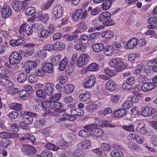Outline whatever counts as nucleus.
<instances>
[{
    "label": "nucleus",
    "instance_id": "20e7f679",
    "mask_svg": "<svg viewBox=\"0 0 157 157\" xmlns=\"http://www.w3.org/2000/svg\"><path fill=\"white\" fill-rule=\"evenodd\" d=\"M37 67L36 63L33 61L29 60L25 62L24 64V68L26 73H33L36 68Z\"/></svg>",
    "mask_w": 157,
    "mask_h": 157
},
{
    "label": "nucleus",
    "instance_id": "5701e85b",
    "mask_svg": "<svg viewBox=\"0 0 157 157\" xmlns=\"http://www.w3.org/2000/svg\"><path fill=\"white\" fill-rule=\"evenodd\" d=\"M37 17L38 19L41 21L47 22L49 20L50 17L48 13L43 14L42 11H39L38 12Z\"/></svg>",
    "mask_w": 157,
    "mask_h": 157
},
{
    "label": "nucleus",
    "instance_id": "603ef678",
    "mask_svg": "<svg viewBox=\"0 0 157 157\" xmlns=\"http://www.w3.org/2000/svg\"><path fill=\"white\" fill-rule=\"evenodd\" d=\"M34 72L33 73L36 74L37 76H44L45 74V72L44 70L42 68V67L40 69L36 68Z\"/></svg>",
    "mask_w": 157,
    "mask_h": 157
},
{
    "label": "nucleus",
    "instance_id": "7ed1b4c3",
    "mask_svg": "<svg viewBox=\"0 0 157 157\" xmlns=\"http://www.w3.org/2000/svg\"><path fill=\"white\" fill-rule=\"evenodd\" d=\"M35 26V24H33L32 26L27 23L22 24L20 26L19 29V32L20 34H22L25 32L28 36L32 35L33 32V28Z\"/></svg>",
    "mask_w": 157,
    "mask_h": 157
},
{
    "label": "nucleus",
    "instance_id": "1a4fd4ad",
    "mask_svg": "<svg viewBox=\"0 0 157 157\" xmlns=\"http://www.w3.org/2000/svg\"><path fill=\"white\" fill-rule=\"evenodd\" d=\"M96 78L94 75H92L87 76L85 78L84 86L86 88H90L95 84Z\"/></svg>",
    "mask_w": 157,
    "mask_h": 157
},
{
    "label": "nucleus",
    "instance_id": "e433bc0d",
    "mask_svg": "<svg viewBox=\"0 0 157 157\" xmlns=\"http://www.w3.org/2000/svg\"><path fill=\"white\" fill-rule=\"evenodd\" d=\"M90 98V93L88 92L80 94L78 97L80 101H88Z\"/></svg>",
    "mask_w": 157,
    "mask_h": 157
},
{
    "label": "nucleus",
    "instance_id": "2eb2a0df",
    "mask_svg": "<svg viewBox=\"0 0 157 157\" xmlns=\"http://www.w3.org/2000/svg\"><path fill=\"white\" fill-rule=\"evenodd\" d=\"M42 68L46 73H51L54 71L53 66L52 63L49 62L43 63L41 65Z\"/></svg>",
    "mask_w": 157,
    "mask_h": 157
},
{
    "label": "nucleus",
    "instance_id": "6e6552de",
    "mask_svg": "<svg viewBox=\"0 0 157 157\" xmlns=\"http://www.w3.org/2000/svg\"><path fill=\"white\" fill-rule=\"evenodd\" d=\"M63 13V8L61 5L58 4L53 9V16L56 19H58L62 17Z\"/></svg>",
    "mask_w": 157,
    "mask_h": 157
},
{
    "label": "nucleus",
    "instance_id": "72a5a7b5",
    "mask_svg": "<svg viewBox=\"0 0 157 157\" xmlns=\"http://www.w3.org/2000/svg\"><path fill=\"white\" fill-rule=\"evenodd\" d=\"M98 108V105L95 103L90 104L86 107V109L90 113H91L97 110Z\"/></svg>",
    "mask_w": 157,
    "mask_h": 157
},
{
    "label": "nucleus",
    "instance_id": "a19ab883",
    "mask_svg": "<svg viewBox=\"0 0 157 157\" xmlns=\"http://www.w3.org/2000/svg\"><path fill=\"white\" fill-rule=\"evenodd\" d=\"M100 35V33L98 32L92 33L89 36V40L91 42H93L95 40H97L99 39Z\"/></svg>",
    "mask_w": 157,
    "mask_h": 157
},
{
    "label": "nucleus",
    "instance_id": "4c0bfd02",
    "mask_svg": "<svg viewBox=\"0 0 157 157\" xmlns=\"http://www.w3.org/2000/svg\"><path fill=\"white\" fill-rule=\"evenodd\" d=\"M89 40V38L88 36L86 35H82L79 39H78L79 42L82 44L83 45L87 44Z\"/></svg>",
    "mask_w": 157,
    "mask_h": 157
},
{
    "label": "nucleus",
    "instance_id": "09e8293b",
    "mask_svg": "<svg viewBox=\"0 0 157 157\" xmlns=\"http://www.w3.org/2000/svg\"><path fill=\"white\" fill-rule=\"evenodd\" d=\"M113 33L112 31L107 30L103 33L101 36L105 38L110 39L113 37Z\"/></svg>",
    "mask_w": 157,
    "mask_h": 157
},
{
    "label": "nucleus",
    "instance_id": "c03bdc74",
    "mask_svg": "<svg viewBox=\"0 0 157 157\" xmlns=\"http://www.w3.org/2000/svg\"><path fill=\"white\" fill-rule=\"evenodd\" d=\"M40 157H52V153L48 150H43L40 155Z\"/></svg>",
    "mask_w": 157,
    "mask_h": 157
},
{
    "label": "nucleus",
    "instance_id": "4be33fe9",
    "mask_svg": "<svg viewBox=\"0 0 157 157\" xmlns=\"http://www.w3.org/2000/svg\"><path fill=\"white\" fill-rule=\"evenodd\" d=\"M117 86L115 82L113 80L108 81L105 84L106 89L111 91L114 90L116 89Z\"/></svg>",
    "mask_w": 157,
    "mask_h": 157
},
{
    "label": "nucleus",
    "instance_id": "bb28decb",
    "mask_svg": "<svg viewBox=\"0 0 157 157\" xmlns=\"http://www.w3.org/2000/svg\"><path fill=\"white\" fill-rule=\"evenodd\" d=\"M114 48L112 46L109 45H107L105 48L104 47V53L107 56H111L113 51Z\"/></svg>",
    "mask_w": 157,
    "mask_h": 157
},
{
    "label": "nucleus",
    "instance_id": "e2e57ef3",
    "mask_svg": "<svg viewBox=\"0 0 157 157\" xmlns=\"http://www.w3.org/2000/svg\"><path fill=\"white\" fill-rule=\"evenodd\" d=\"M35 101H36V103H35V105L33 106V109L35 110L37 109L39 110L41 108L42 105V103L41 101H40L39 99H36Z\"/></svg>",
    "mask_w": 157,
    "mask_h": 157
},
{
    "label": "nucleus",
    "instance_id": "4d7b16f0",
    "mask_svg": "<svg viewBox=\"0 0 157 157\" xmlns=\"http://www.w3.org/2000/svg\"><path fill=\"white\" fill-rule=\"evenodd\" d=\"M38 56L41 59L45 58L47 55V52L44 48L43 49L40 50L38 51Z\"/></svg>",
    "mask_w": 157,
    "mask_h": 157
},
{
    "label": "nucleus",
    "instance_id": "423d86ee",
    "mask_svg": "<svg viewBox=\"0 0 157 157\" xmlns=\"http://www.w3.org/2000/svg\"><path fill=\"white\" fill-rule=\"evenodd\" d=\"M90 56L86 54H82L78 57L76 63L78 67H81L87 64L90 58Z\"/></svg>",
    "mask_w": 157,
    "mask_h": 157
},
{
    "label": "nucleus",
    "instance_id": "c9c22d12",
    "mask_svg": "<svg viewBox=\"0 0 157 157\" xmlns=\"http://www.w3.org/2000/svg\"><path fill=\"white\" fill-rule=\"evenodd\" d=\"M78 134L80 137L87 138L90 136V135H92V133L90 131V129H86V130L84 129L79 131Z\"/></svg>",
    "mask_w": 157,
    "mask_h": 157
},
{
    "label": "nucleus",
    "instance_id": "393cba45",
    "mask_svg": "<svg viewBox=\"0 0 157 157\" xmlns=\"http://www.w3.org/2000/svg\"><path fill=\"white\" fill-rule=\"evenodd\" d=\"M82 13L83 10L82 9H79L76 10L72 15V19L75 21H78Z\"/></svg>",
    "mask_w": 157,
    "mask_h": 157
},
{
    "label": "nucleus",
    "instance_id": "6e6d98bb",
    "mask_svg": "<svg viewBox=\"0 0 157 157\" xmlns=\"http://www.w3.org/2000/svg\"><path fill=\"white\" fill-rule=\"evenodd\" d=\"M53 1L52 0H50L47 2L42 4L41 7L43 10H46L48 9L53 3Z\"/></svg>",
    "mask_w": 157,
    "mask_h": 157
},
{
    "label": "nucleus",
    "instance_id": "de8ad7c7",
    "mask_svg": "<svg viewBox=\"0 0 157 157\" xmlns=\"http://www.w3.org/2000/svg\"><path fill=\"white\" fill-rule=\"evenodd\" d=\"M45 122L44 120H40L36 121L34 123V125L35 127L40 128L42 127L45 124Z\"/></svg>",
    "mask_w": 157,
    "mask_h": 157
},
{
    "label": "nucleus",
    "instance_id": "2f4dec72",
    "mask_svg": "<svg viewBox=\"0 0 157 157\" xmlns=\"http://www.w3.org/2000/svg\"><path fill=\"white\" fill-rule=\"evenodd\" d=\"M53 44L54 50L55 51L63 50L65 48V44L62 42H57Z\"/></svg>",
    "mask_w": 157,
    "mask_h": 157
},
{
    "label": "nucleus",
    "instance_id": "0eeeda50",
    "mask_svg": "<svg viewBox=\"0 0 157 157\" xmlns=\"http://www.w3.org/2000/svg\"><path fill=\"white\" fill-rule=\"evenodd\" d=\"M90 56L86 54H82L78 57L76 63L78 67H81L87 64L90 58Z\"/></svg>",
    "mask_w": 157,
    "mask_h": 157
},
{
    "label": "nucleus",
    "instance_id": "3c124183",
    "mask_svg": "<svg viewBox=\"0 0 157 157\" xmlns=\"http://www.w3.org/2000/svg\"><path fill=\"white\" fill-rule=\"evenodd\" d=\"M28 125L24 118H22L19 123L20 127L21 128L26 129L28 128Z\"/></svg>",
    "mask_w": 157,
    "mask_h": 157
},
{
    "label": "nucleus",
    "instance_id": "f704fd0d",
    "mask_svg": "<svg viewBox=\"0 0 157 157\" xmlns=\"http://www.w3.org/2000/svg\"><path fill=\"white\" fill-rule=\"evenodd\" d=\"M22 105L19 103H11L10 104V108L15 110L20 111L22 109Z\"/></svg>",
    "mask_w": 157,
    "mask_h": 157
},
{
    "label": "nucleus",
    "instance_id": "f3484780",
    "mask_svg": "<svg viewBox=\"0 0 157 157\" xmlns=\"http://www.w3.org/2000/svg\"><path fill=\"white\" fill-rule=\"evenodd\" d=\"M138 40L135 38H133L128 41L125 47L127 49H132L134 48L138 44Z\"/></svg>",
    "mask_w": 157,
    "mask_h": 157
},
{
    "label": "nucleus",
    "instance_id": "9d476101",
    "mask_svg": "<svg viewBox=\"0 0 157 157\" xmlns=\"http://www.w3.org/2000/svg\"><path fill=\"white\" fill-rule=\"evenodd\" d=\"M24 47L27 48L24 52V56L26 57L32 55L36 47L35 44L32 43H28L24 45Z\"/></svg>",
    "mask_w": 157,
    "mask_h": 157
},
{
    "label": "nucleus",
    "instance_id": "473e14b6",
    "mask_svg": "<svg viewBox=\"0 0 157 157\" xmlns=\"http://www.w3.org/2000/svg\"><path fill=\"white\" fill-rule=\"evenodd\" d=\"M27 78V75L26 73H21L19 74L17 77V81L18 82L23 83L25 82Z\"/></svg>",
    "mask_w": 157,
    "mask_h": 157
},
{
    "label": "nucleus",
    "instance_id": "338daca9",
    "mask_svg": "<svg viewBox=\"0 0 157 157\" xmlns=\"http://www.w3.org/2000/svg\"><path fill=\"white\" fill-rule=\"evenodd\" d=\"M132 86V85L130 83H129L126 82L124 83L122 85V86L123 88L128 90L131 89L132 90H134L135 89V87L133 88Z\"/></svg>",
    "mask_w": 157,
    "mask_h": 157
},
{
    "label": "nucleus",
    "instance_id": "39448f33",
    "mask_svg": "<svg viewBox=\"0 0 157 157\" xmlns=\"http://www.w3.org/2000/svg\"><path fill=\"white\" fill-rule=\"evenodd\" d=\"M22 59L21 56L18 52H12L9 57L10 63L12 65L19 63Z\"/></svg>",
    "mask_w": 157,
    "mask_h": 157
},
{
    "label": "nucleus",
    "instance_id": "412c9836",
    "mask_svg": "<svg viewBox=\"0 0 157 157\" xmlns=\"http://www.w3.org/2000/svg\"><path fill=\"white\" fill-rule=\"evenodd\" d=\"M74 89V86L73 84H65L64 85L63 91L66 94H69L73 92Z\"/></svg>",
    "mask_w": 157,
    "mask_h": 157
},
{
    "label": "nucleus",
    "instance_id": "8fccbe9b",
    "mask_svg": "<svg viewBox=\"0 0 157 157\" xmlns=\"http://www.w3.org/2000/svg\"><path fill=\"white\" fill-rule=\"evenodd\" d=\"M53 103H51L49 101H46L42 102V105L43 108L44 110L49 109L52 105Z\"/></svg>",
    "mask_w": 157,
    "mask_h": 157
},
{
    "label": "nucleus",
    "instance_id": "ddd939ff",
    "mask_svg": "<svg viewBox=\"0 0 157 157\" xmlns=\"http://www.w3.org/2000/svg\"><path fill=\"white\" fill-rule=\"evenodd\" d=\"M156 112L154 109L150 106H146L142 108L141 113L142 116L146 117L156 113Z\"/></svg>",
    "mask_w": 157,
    "mask_h": 157
},
{
    "label": "nucleus",
    "instance_id": "aec40b11",
    "mask_svg": "<svg viewBox=\"0 0 157 157\" xmlns=\"http://www.w3.org/2000/svg\"><path fill=\"white\" fill-rule=\"evenodd\" d=\"M153 84L151 82H146L144 83L141 86V89L144 92H147L154 89Z\"/></svg>",
    "mask_w": 157,
    "mask_h": 157
},
{
    "label": "nucleus",
    "instance_id": "b1692460",
    "mask_svg": "<svg viewBox=\"0 0 157 157\" xmlns=\"http://www.w3.org/2000/svg\"><path fill=\"white\" fill-rule=\"evenodd\" d=\"M111 16V14L108 12H104L100 14L98 17L99 20L103 22L105 20L109 19Z\"/></svg>",
    "mask_w": 157,
    "mask_h": 157
},
{
    "label": "nucleus",
    "instance_id": "c756f323",
    "mask_svg": "<svg viewBox=\"0 0 157 157\" xmlns=\"http://www.w3.org/2000/svg\"><path fill=\"white\" fill-rule=\"evenodd\" d=\"M0 83L2 85L7 87H11L13 84L12 82L5 78H2L0 79Z\"/></svg>",
    "mask_w": 157,
    "mask_h": 157
},
{
    "label": "nucleus",
    "instance_id": "a878e982",
    "mask_svg": "<svg viewBox=\"0 0 157 157\" xmlns=\"http://www.w3.org/2000/svg\"><path fill=\"white\" fill-rule=\"evenodd\" d=\"M68 59L67 57H64L60 62L59 69L60 71H63L65 68L68 62Z\"/></svg>",
    "mask_w": 157,
    "mask_h": 157
},
{
    "label": "nucleus",
    "instance_id": "a211bd4d",
    "mask_svg": "<svg viewBox=\"0 0 157 157\" xmlns=\"http://www.w3.org/2000/svg\"><path fill=\"white\" fill-rule=\"evenodd\" d=\"M53 104L56 112L60 113L65 112L66 110L65 109H62V108L64 107V105L62 103L58 101H56Z\"/></svg>",
    "mask_w": 157,
    "mask_h": 157
},
{
    "label": "nucleus",
    "instance_id": "c85d7f7f",
    "mask_svg": "<svg viewBox=\"0 0 157 157\" xmlns=\"http://www.w3.org/2000/svg\"><path fill=\"white\" fill-rule=\"evenodd\" d=\"M36 94L37 97L40 98L39 99L40 101L44 100H45L46 98V94L44 90L42 89H38L36 91Z\"/></svg>",
    "mask_w": 157,
    "mask_h": 157
},
{
    "label": "nucleus",
    "instance_id": "9b49d317",
    "mask_svg": "<svg viewBox=\"0 0 157 157\" xmlns=\"http://www.w3.org/2000/svg\"><path fill=\"white\" fill-rule=\"evenodd\" d=\"M11 6L15 11L18 12H20L26 8V5L24 2L19 1H13L11 3Z\"/></svg>",
    "mask_w": 157,
    "mask_h": 157
},
{
    "label": "nucleus",
    "instance_id": "13d9d810",
    "mask_svg": "<svg viewBox=\"0 0 157 157\" xmlns=\"http://www.w3.org/2000/svg\"><path fill=\"white\" fill-rule=\"evenodd\" d=\"M134 126L132 124L124 125L122 126L123 129L129 132H132L134 131Z\"/></svg>",
    "mask_w": 157,
    "mask_h": 157
},
{
    "label": "nucleus",
    "instance_id": "864d4df0",
    "mask_svg": "<svg viewBox=\"0 0 157 157\" xmlns=\"http://www.w3.org/2000/svg\"><path fill=\"white\" fill-rule=\"evenodd\" d=\"M112 2L111 0H106L105 2L102 4L103 9L105 10H108L110 7Z\"/></svg>",
    "mask_w": 157,
    "mask_h": 157
},
{
    "label": "nucleus",
    "instance_id": "680f3d73",
    "mask_svg": "<svg viewBox=\"0 0 157 157\" xmlns=\"http://www.w3.org/2000/svg\"><path fill=\"white\" fill-rule=\"evenodd\" d=\"M19 94L20 98L22 99L29 96V93L27 92V90H21L19 91Z\"/></svg>",
    "mask_w": 157,
    "mask_h": 157
},
{
    "label": "nucleus",
    "instance_id": "f257e3e1",
    "mask_svg": "<svg viewBox=\"0 0 157 157\" xmlns=\"http://www.w3.org/2000/svg\"><path fill=\"white\" fill-rule=\"evenodd\" d=\"M109 64L112 67H117L116 70L118 72L123 70L126 67V66L123 64L122 59L118 57L111 59L109 62Z\"/></svg>",
    "mask_w": 157,
    "mask_h": 157
},
{
    "label": "nucleus",
    "instance_id": "f8f14e48",
    "mask_svg": "<svg viewBox=\"0 0 157 157\" xmlns=\"http://www.w3.org/2000/svg\"><path fill=\"white\" fill-rule=\"evenodd\" d=\"M2 17L4 18H6L9 17L12 14V10L10 7L6 4L3 5L1 11Z\"/></svg>",
    "mask_w": 157,
    "mask_h": 157
},
{
    "label": "nucleus",
    "instance_id": "5fc2aeb1",
    "mask_svg": "<svg viewBox=\"0 0 157 157\" xmlns=\"http://www.w3.org/2000/svg\"><path fill=\"white\" fill-rule=\"evenodd\" d=\"M98 65L95 63H93L87 67V69L91 71H96L98 70Z\"/></svg>",
    "mask_w": 157,
    "mask_h": 157
},
{
    "label": "nucleus",
    "instance_id": "79ce46f5",
    "mask_svg": "<svg viewBox=\"0 0 157 157\" xmlns=\"http://www.w3.org/2000/svg\"><path fill=\"white\" fill-rule=\"evenodd\" d=\"M62 117L63 121L66 120H68L71 121H74L76 119V117L71 116V115H69L66 113H63L62 115Z\"/></svg>",
    "mask_w": 157,
    "mask_h": 157
},
{
    "label": "nucleus",
    "instance_id": "69168bd1",
    "mask_svg": "<svg viewBox=\"0 0 157 157\" xmlns=\"http://www.w3.org/2000/svg\"><path fill=\"white\" fill-rule=\"evenodd\" d=\"M75 48L79 50L82 51H84L86 48V46L80 43L75 44L74 46Z\"/></svg>",
    "mask_w": 157,
    "mask_h": 157
},
{
    "label": "nucleus",
    "instance_id": "052dcab7",
    "mask_svg": "<svg viewBox=\"0 0 157 157\" xmlns=\"http://www.w3.org/2000/svg\"><path fill=\"white\" fill-rule=\"evenodd\" d=\"M38 77L36 74L30 75L28 77V80L30 83H35L37 81Z\"/></svg>",
    "mask_w": 157,
    "mask_h": 157
},
{
    "label": "nucleus",
    "instance_id": "37998d69",
    "mask_svg": "<svg viewBox=\"0 0 157 157\" xmlns=\"http://www.w3.org/2000/svg\"><path fill=\"white\" fill-rule=\"evenodd\" d=\"M12 143V141L7 139L4 141L0 142V146L3 147L5 149L7 148L9 146H10Z\"/></svg>",
    "mask_w": 157,
    "mask_h": 157
},
{
    "label": "nucleus",
    "instance_id": "f03ea898",
    "mask_svg": "<svg viewBox=\"0 0 157 157\" xmlns=\"http://www.w3.org/2000/svg\"><path fill=\"white\" fill-rule=\"evenodd\" d=\"M84 128L86 129H90L92 134H93L97 138L102 137L104 133L101 129L97 128V125L95 124L86 125L84 127Z\"/></svg>",
    "mask_w": 157,
    "mask_h": 157
},
{
    "label": "nucleus",
    "instance_id": "774afa93",
    "mask_svg": "<svg viewBox=\"0 0 157 157\" xmlns=\"http://www.w3.org/2000/svg\"><path fill=\"white\" fill-rule=\"evenodd\" d=\"M110 155L114 157H121L123 156V153L121 151H112L110 153Z\"/></svg>",
    "mask_w": 157,
    "mask_h": 157
},
{
    "label": "nucleus",
    "instance_id": "7c9ffc66",
    "mask_svg": "<svg viewBox=\"0 0 157 157\" xmlns=\"http://www.w3.org/2000/svg\"><path fill=\"white\" fill-rule=\"evenodd\" d=\"M104 47V45L102 43H96L93 44L92 48L95 52H98L103 51Z\"/></svg>",
    "mask_w": 157,
    "mask_h": 157
},
{
    "label": "nucleus",
    "instance_id": "a18cd8bd",
    "mask_svg": "<svg viewBox=\"0 0 157 157\" xmlns=\"http://www.w3.org/2000/svg\"><path fill=\"white\" fill-rule=\"evenodd\" d=\"M100 147L101 149L104 151H109L111 150V146L109 144L105 143H102Z\"/></svg>",
    "mask_w": 157,
    "mask_h": 157
},
{
    "label": "nucleus",
    "instance_id": "ea45409f",
    "mask_svg": "<svg viewBox=\"0 0 157 157\" xmlns=\"http://www.w3.org/2000/svg\"><path fill=\"white\" fill-rule=\"evenodd\" d=\"M24 10H25V14L27 15H32L35 13L36 12V9L33 7H30L29 8H26Z\"/></svg>",
    "mask_w": 157,
    "mask_h": 157
},
{
    "label": "nucleus",
    "instance_id": "4468645a",
    "mask_svg": "<svg viewBox=\"0 0 157 157\" xmlns=\"http://www.w3.org/2000/svg\"><path fill=\"white\" fill-rule=\"evenodd\" d=\"M54 85L52 83L46 84L44 87V90L46 95H51L54 91Z\"/></svg>",
    "mask_w": 157,
    "mask_h": 157
},
{
    "label": "nucleus",
    "instance_id": "0e129e2a",
    "mask_svg": "<svg viewBox=\"0 0 157 157\" xmlns=\"http://www.w3.org/2000/svg\"><path fill=\"white\" fill-rule=\"evenodd\" d=\"M140 55L139 53H130L128 56V59L130 61H132L139 57Z\"/></svg>",
    "mask_w": 157,
    "mask_h": 157
},
{
    "label": "nucleus",
    "instance_id": "6ab92c4d",
    "mask_svg": "<svg viewBox=\"0 0 157 157\" xmlns=\"http://www.w3.org/2000/svg\"><path fill=\"white\" fill-rule=\"evenodd\" d=\"M125 109L124 108H120L117 110H115L113 111V114L116 118L120 117L125 115L127 113Z\"/></svg>",
    "mask_w": 157,
    "mask_h": 157
},
{
    "label": "nucleus",
    "instance_id": "58836bf2",
    "mask_svg": "<svg viewBox=\"0 0 157 157\" xmlns=\"http://www.w3.org/2000/svg\"><path fill=\"white\" fill-rule=\"evenodd\" d=\"M50 35L49 32L46 30H43L41 31L40 33L39 34L40 38H41L44 40H45L50 37Z\"/></svg>",
    "mask_w": 157,
    "mask_h": 157
},
{
    "label": "nucleus",
    "instance_id": "cd10ccee",
    "mask_svg": "<svg viewBox=\"0 0 157 157\" xmlns=\"http://www.w3.org/2000/svg\"><path fill=\"white\" fill-rule=\"evenodd\" d=\"M144 126L145 124L143 123L139 124L136 129V132L141 134H145L147 133V131Z\"/></svg>",
    "mask_w": 157,
    "mask_h": 157
},
{
    "label": "nucleus",
    "instance_id": "bf43d9fd",
    "mask_svg": "<svg viewBox=\"0 0 157 157\" xmlns=\"http://www.w3.org/2000/svg\"><path fill=\"white\" fill-rule=\"evenodd\" d=\"M133 105V104L132 102L129 101H127L124 102L122 107L126 110L127 109L132 107Z\"/></svg>",
    "mask_w": 157,
    "mask_h": 157
},
{
    "label": "nucleus",
    "instance_id": "49530a36",
    "mask_svg": "<svg viewBox=\"0 0 157 157\" xmlns=\"http://www.w3.org/2000/svg\"><path fill=\"white\" fill-rule=\"evenodd\" d=\"M45 147L47 149H49L54 151H57L59 148L51 143H48L45 145Z\"/></svg>",
    "mask_w": 157,
    "mask_h": 157
},
{
    "label": "nucleus",
    "instance_id": "dca6fc26",
    "mask_svg": "<svg viewBox=\"0 0 157 157\" xmlns=\"http://www.w3.org/2000/svg\"><path fill=\"white\" fill-rule=\"evenodd\" d=\"M91 143L89 140L83 141L78 144L77 145L78 149L82 150L86 149L90 146Z\"/></svg>",
    "mask_w": 157,
    "mask_h": 157
}]
</instances>
